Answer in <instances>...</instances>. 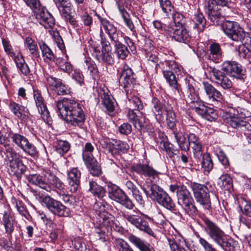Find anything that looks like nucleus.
Returning a JSON list of instances; mask_svg holds the SVG:
<instances>
[{
  "label": "nucleus",
  "mask_w": 251,
  "mask_h": 251,
  "mask_svg": "<svg viewBox=\"0 0 251 251\" xmlns=\"http://www.w3.org/2000/svg\"><path fill=\"white\" fill-rule=\"evenodd\" d=\"M28 180L33 185L38 186L47 192L57 189V193L64 202L69 205H74L75 198L72 195L65 193L64 183L50 170L44 169L41 175L32 174L28 177Z\"/></svg>",
  "instance_id": "obj_1"
},
{
  "label": "nucleus",
  "mask_w": 251,
  "mask_h": 251,
  "mask_svg": "<svg viewBox=\"0 0 251 251\" xmlns=\"http://www.w3.org/2000/svg\"><path fill=\"white\" fill-rule=\"evenodd\" d=\"M56 112L68 124L82 127L85 119L81 105L73 99L63 98L56 103Z\"/></svg>",
  "instance_id": "obj_2"
},
{
  "label": "nucleus",
  "mask_w": 251,
  "mask_h": 251,
  "mask_svg": "<svg viewBox=\"0 0 251 251\" xmlns=\"http://www.w3.org/2000/svg\"><path fill=\"white\" fill-rule=\"evenodd\" d=\"M208 72L213 83L224 89H228L232 87V83L225 72L231 76L239 78L245 71L240 64L228 61L223 63L221 69L210 67Z\"/></svg>",
  "instance_id": "obj_3"
},
{
  "label": "nucleus",
  "mask_w": 251,
  "mask_h": 251,
  "mask_svg": "<svg viewBox=\"0 0 251 251\" xmlns=\"http://www.w3.org/2000/svg\"><path fill=\"white\" fill-rule=\"evenodd\" d=\"M99 206V212L100 217V226L107 230V232L112 233L113 231L122 233L123 228L120 226L119 222L115 220V218L110 214L105 211L108 207V205L105 201H102L100 203H97L95 205V208Z\"/></svg>",
  "instance_id": "obj_4"
},
{
  "label": "nucleus",
  "mask_w": 251,
  "mask_h": 251,
  "mask_svg": "<svg viewBox=\"0 0 251 251\" xmlns=\"http://www.w3.org/2000/svg\"><path fill=\"white\" fill-rule=\"evenodd\" d=\"M205 225V231L209 237L225 251H230L231 244L225 233L214 223L205 218L203 220Z\"/></svg>",
  "instance_id": "obj_5"
},
{
  "label": "nucleus",
  "mask_w": 251,
  "mask_h": 251,
  "mask_svg": "<svg viewBox=\"0 0 251 251\" xmlns=\"http://www.w3.org/2000/svg\"><path fill=\"white\" fill-rule=\"evenodd\" d=\"M26 4L31 9H37L36 12V18L40 24L45 28L52 27L55 21L53 16L46 10V8L40 6L39 0H23Z\"/></svg>",
  "instance_id": "obj_6"
},
{
  "label": "nucleus",
  "mask_w": 251,
  "mask_h": 251,
  "mask_svg": "<svg viewBox=\"0 0 251 251\" xmlns=\"http://www.w3.org/2000/svg\"><path fill=\"white\" fill-rule=\"evenodd\" d=\"M162 69L163 75L172 89L177 91L180 94V86L177 83L174 73L179 71L178 65L175 61L165 60L159 65Z\"/></svg>",
  "instance_id": "obj_7"
},
{
  "label": "nucleus",
  "mask_w": 251,
  "mask_h": 251,
  "mask_svg": "<svg viewBox=\"0 0 251 251\" xmlns=\"http://www.w3.org/2000/svg\"><path fill=\"white\" fill-rule=\"evenodd\" d=\"M224 122L241 131L248 140V142L251 144V125L249 122L234 113L227 114L224 118Z\"/></svg>",
  "instance_id": "obj_8"
},
{
  "label": "nucleus",
  "mask_w": 251,
  "mask_h": 251,
  "mask_svg": "<svg viewBox=\"0 0 251 251\" xmlns=\"http://www.w3.org/2000/svg\"><path fill=\"white\" fill-rule=\"evenodd\" d=\"M194 198L196 201L206 209H209L211 206V203L209 193L212 192L211 186L209 188L207 185L198 183H193L191 184Z\"/></svg>",
  "instance_id": "obj_9"
},
{
  "label": "nucleus",
  "mask_w": 251,
  "mask_h": 251,
  "mask_svg": "<svg viewBox=\"0 0 251 251\" xmlns=\"http://www.w3.org/2000/svg\"><path fill=\"white\" fill-rule=\"evenodd\" d=\"M42 204L53 215L59 217L70 216L71 211L67 206L59 201L54 199L50 196H46L42 200Z\"/></svg>",
  "instance_id": "obj_10"
},
{
  "label": "nucleus",
  "mask_w": 251,
  "mask_h": 251,
  "mask_svg": "<svg viewBox=\"0 0 251 251\" xmlns=\"http://www.w3.org/2000/svg\"><path fill=\"white\" fill-rule=\"evenodd\" d=\"M230 0H206L204 8L209 18L214 24H219L222 17L221 7L227 6Z\"/></svg>",
  "instance_id": "obj_11"
},
{
  "label": "nucleus",
  "mask_w": 251,
  "mask_h": 251,
  "mask_svg": "<svg viewBox=\"0 0 251 251\" xmlns=\"http://www.w3.org/2000/svg\"><path fill=\"white\" fill-rule=\"evenodd\" d=\"M9 138L17 146L25 153L33 156L37 154V151L36 147L30 143L27 138L24 136L12 132H6L5 134V138Z\"/></svg>",
  "instance_id": "obj_12"
},
{
  "label": "nucleus",
  "mask_w": 251,
  "mask_h": 251,
  "mask_svg": "<svg viewBox=\"0 0 251 251\" xmlns=\"http://www.w3.org/2000/svg\"><path fill=\"white\" fill-rule=\"evenodd\" d=\"M222 28L224 33L233 41L242 42L245 37V32L236 22L226 21L223 23Z\"/></svg>",
  "instance_id": "obj_13"
},
{
  "label": "nucleus",
  "mask_w": 251,
  "mask_h": 251,
  "mask_svg": "<svg viewBox=\"0 0 251 251\" xmlns=\"http://www.w3.org/2000/svg\"><path fill=\"white\" fill-rule=\"evenodd\" d=\"M135 81L136 75L132 70L127 65H124L119 75L120 85L128 93L133 89Z\"/></svg>",
  "instance_id": "obj_14"
},
{
  "label": "nucleus",
  "mask_w": 251,
  "mask_h": 251,
  "mask_svg": "<svg viewBox=\"0 0 251 251\" xmlns=\"http://www.w3.org/2000/svg\"><path fill=\"white\" fill-rule=\"evenodd\" d=\"M108 196L111 199L119 202L127 209H132L134 206L128 197L116 185L108 186Z\"/></svg>",
  "instance_id": "obj_15"
},
{
  "label": "nucleus",
  "mask_w": 251,
  "mask_h": 251,
  "mask_svg": "<svg viewBox=\"0 0 251 251\" xmlns=\"http://www.w3.org/2000/svg\"><path fill=\"white\" fill-rule=\"evenodd\" d=\"M167 34L175 41L188 44L191 39L189 31L185 26L172 27L168 26Z\"/></svg>",
  "instance_id": "obj_16"
},
{
  "label": "nucleus",
  "mask_w": 251,
  "mask_h": 251,
  "mask_svg": "<svg viewBox=\"0 0 251 251\" xmlns=\"http://www.w3.org/2000/svg\"><path fill=\"white\" fill-rule=\"evenodd\" d=\"M9 156L12 158V159L9 161L8 168L9 174L10 175L15 176L17 178L20 179L25 174L27 168L18 157L19 155L16 152L15 155H8V156Z\"/></svg>",
  "instance_id": "obj_17"
},
{
  "label": "nucleus",
  "mask_w": 251,
  "mask_h": 251,
  "mask_svg": "<svg viewBox=\"0 0 251 251\" xmlns=\"http://www.w3.org/2000/svg\"><path fill=\"white\" fill-rule=\"evenodd\" d=\"M202 85L206 93V100L209 104L214 105L223 101V96L220 91L208 82H203Z\"/></svg>",
  "instance_id": "obj_18"
},
{
  "label": "nucleus",
  "mask_w": 251,
  "mask_h": 251,
  "mask_svg": "<svg viewBox=\"0 0 251 251\" xmlns=\"http://www.w3.org/2000/svg\"><path fill=\"white\" fill-rule=\"evenodd\" d=\"M100 145L112 154L114 153V150L124 152L128 149V144L120 140L104 139L100 141Z\"/></svg>",
  "instance_id": "obj_19"
},
{
  "label": "nucleus",
  "mask_w": 251,
  "mask_h": 251,
  "mask_svg": "<svg viewBox=\"0 0 251 251\" xmlns=\"http://www.w3.org/2000/svg\"><path fill=\"white\" fill-rule=\"evenodd\" d=\"M170 190L176 193L178 204L181 205L186 202L193 201L191 193L184 185H171Z\"/></svg>",
  "instance_id": "obj_20"
},
{
  "label": "nucleus",
  "mask_w": 251,
  "mask_h": 251,
  "mask_svg": "<svg viewBox=\"0 0 251 251\" xmlns=\"http://www.w3.org/2000/svg\"><path fill=\"white\" fill-rule=\"evenodd\" d=\"M80 176L81 173L77 168H73L68 172L67 181L71 192L77 191L80 184Z\"/></svg>",
  "instance_id": "obj_21"
},
{
  "label": "nucleus",
  "mask_w": 251,
  "mask_h": 251,
  "mask_svg": "<svg viewBox=\"0 0 251 251\" xmlns=\"http://www.w3.org/2000/svg\"><path fill=\"white\" fill-rule=\"evenodd\" d=\"M33 97L36 106L42 118L44 120H48L50 117V113L47 109L44 99L43 98L41 92L38 90H34Z\"/></svg>",
  "instance_id": "obj_22"
},
{
  "label": "nucleus",
  "mask_w": 251,
  "mask_h": 251,
  "mask_svg": "<svg viewBox=\"0 0 251 251\" xmlns=\"http://www.w3.org/2000/svg\"><path fill=\"white\" fill-rule=\"evenodd\" d=\"M142 189L148 197L152 201H156L165 192L162 188L155 184H144Z\"/></svg>",
  "instance_id": "obj_23"
},
{
  "label": "nucleus",
  "mask_w": 251,
  "mask_h": 251,
  "mask_svg": "<svg viewBox=\"0 0 251 251\" xmlns=\"http://www.w3.org/2000/svg\"><path fill=\"white\" fill-rule=\"evenodd\" d=\"M127 239L130 243L139 251H156L153 247L146 241L133 235L129 234Z\"/></svg>",
  "instance_id": "obj_24"
},
{
  "label": "nucleus",
  "mask_w": 251,
  "mask_h": 251,
  "mask_svg": "<svg viewBox=\"0 0 251 251\" xmlns=\"http://www.w3.org/2000/svg\"><path fill=\"white\" fill-rule=\"evenodd\" d=\"M131 169L133 172L139 175L149 177H155L157 176L159 174L157 171L148 164H136L131 167Z\"/></svg>",
  "instance_id": "obj_25"
},
{
  "label": "nucleus",
  "mask_w": 251,
  "mask_h": 251,
  "mask_svg": "<svg viewBox=\"0 0 251 251\" xmlns=\"http://www.w3.org/2000/svg\"><path fill=\"white\" fill-rule=\"evenodd\" d=\"M193 110L198 114L207 121H212L217 118V115L215 110L203 104L198 107L195 106Z\"/></svg>",
  "instance_id": "obj_26"
},
{
  "label": "nucleus",
  "mask_w": 251,
  "mask_h": 251,
  "mask_svg": "<svg viewBox=\"0 0 251 251\" xmlns=\"http://www.w3.org/2000/svg\"><path fill=\"white\" fill-rule=\"evenodd\" d=\"M100 23L101 25V28H103L105 32L108 34L112 42L117 41L119 38H122V36H119L117 32L116 27L108 20L101 19Z\"/></svg>",
  "instance_id": "obj_27"
},
{
  "label": "nucleus",
  "mask_w": 251,
  "mask_h": 251,
  "mask_svg": "<svg viewBox=\"0 0 251 251\" xmlns=\"http://www.w3.org/2000/svg\"><path fill=\"white\" fill-rule=\"evenodd\" d=\"M209 59L215 63H219L222 61L223 52L219 44L212 43L208 48Z\"/></svg>",
  "instance_id": "obj_28"
},
{
  "label": "nucleus",
  "mask_w": 251,
  "mask_h": 251,
  "mask_svg": "<svg viewBox=\"0 0 251 251\" xmlns=\"http://www.w3.org/2000/svg\"><path fill=\"white\" fill-rule=\"evenodd\" d=\"M94 54L97 59L100 62L107 65H112L114 63V57L111 51H100L95 49Z\"/></svg>",
  "instance_id": "obj_29"
},
{
  "label": "nucleus",
  "mask_w": 251,
  "mask_h": 251,
  "mask_svg": "<svg viewBox=\"0 0 251 251\" xmlns=\"http://www.w3.org/2000/svg\"><path fill=\"white\" fill-rule=\"evenodd\" d=\"M121 38H119L117 41H113L115 49V53L117 55L118 58L124 60L128 56L129 52L127 48L120 41Z\"/></svg>",
  "instance_id": "obj_30"
},
{
  "label": "nucleus",
  "mask_w": 251,
  "mask_h": 251,
  "mask_svg": "<svg viewBox=\"0 0 251 251\" xmlns=\"http://www.w3.org/2000/svg\"><path fill=\"white\" fill-rule=\"evenodd\" d=\"M15 219L12 215L5 212L3 217V224L5 232L8 235H11L14 230Z\"/></svg>",
  "instance_id": "obj_31"
},
{
  "label": "nucleus",
  "mask_w": 251,
  "mask_h": 251,
  "mask_svg": "<svg viewBox=\"0 0 251 251\" xmlns=\"http://www.w3.org/2000/svg\"><path fill=\"white\" fill-rule=\"evenodd\" d=\"M156 202L164 207L171 211H174L175 209V203L166 192L164 193Z\"/></svg>",
  "instance_id": "obj_32"
},
{
  "label": "nucleus",
  "mask_w": 251,
  "mask_h": 251,
  "mask_svg": "<svg viewBox=\"0 0 251 251\" xmlns=\"http://www.w3.org/2000/svg\"><path fill=\"white\" fill-rule=\"evenodd\" d=\"M102 104L106 108V111L111 113L114 111L116 102L114 98L109 95L103 93L101 96Z\"/></svg>",
  "instance_id": "obj_33"
},
{
  "label": "nucleus",
  "mask_w": 251,
  "mask_h": 251,
  "mask_svg": "<svg viewBox=\"0 0 251 251\" xmlns=\"http://www.w3.org/2000/svg\"><path fill=\"white\" fill-rule=\"evenodd\" d=\"M88 191L95 197L99 199H102L105 195L106 192L104 188L93 181H89Z\"/></svg>",
  "instance_id": "obj_34"
},
{
  "label": "nucleus",
  "mask_w": 251,
  "mask_h": 251,
  "mask_svg": "<svg viewBox=\"0 0 251 251\" xmlns=\"http://www.w3.org/2000/svg\"><path fill=\"white\" fill-rule=\"evenodd\" d=\"M25 44L29 50L30 54L34 58L38 59L39 56L37 45L35 41L30 37H27L25 38Z\"/></svg>",
  "instance_id": "obj_35"
},
{
  "label": "nucleus",
  "mask_w": 251,
  "mask_h": 251,
  "mask_svg": "<svg viewBox=\"0 0 251 251\" xmlns=\"http://www.w3.org/2000/svg\"><path fill=\"white\" fill-rule=\"evenodd\" d=\"M9 106L13 113L19 119H23L24 118L23 112H26V108L14 101H10Z\"/></svg>",
  "instance_id": "obj_36"
},
{
  "label": "nucleus",
  "mask_w": 251,
  "mask_h": 251,
  "mask_svg": "<svg viewBox=\"0 0 251 251\" xmlns=\"http://www.w3.org/2000/svg\"><path fill=\"white\" fill-rule=\"evenodd\" d=\"M135 227L140 230L143 231L152 237H155L154 232L150 227L148 221L143 217L141 216Z\"/></svg>",
  "instance_id": "obj_37"
},
{
  "label": "nucleus",
  "mask_w": 251,
  "mask_h": 251,
  "mask_svg": "<svg viewBox=\"0 0 251 251\" xmlns=\"http://www.w3.org/2000/svg\"><path fill=\"white\" fill-rule=\"evenodd\" d=\"M202 168L204 172L209 173L213 168V163L209 153H203L200 160Z\"/></svg>",
  "instance_id": "obj_38"
},
{
  "label": "nucleus",
  "mask_w": 251,
  "mask_h": 251,
  "mask_svg": "<svg viewBox=\"0 0 251 251\" xmlns=\"http://www.w3.org/2000/svg\"><path fill=\"white\" fill-rule=\"evenodd\" d=\"M172 138H174L178 145L179 148L182 151H188L189 150V146L186 142L185 138L181 133H177L173 132L172 133Z\"/></svg>",
  "instance_id": "obj_39"
},
{
  "label": "nucleus",
  "mask_w": 251,
  "mask_h": 251,
  "mask_svg": "<svg viewBox=\"0 0 251 251\" xmlns=\"http://www.w3.org/2000/svg\"><path fill=\"white\" fill-rule=\"evenodd\" d=\"M39 45L45 60L53 61L55 57L51 49L43 42H39Z\"/></svg>",
  "instance_id": "obj_40"
},
{
  "label": "nucleus",
  "mask_w": 251,
  "mask_h": 251,
  "mask_svg": "<svg viewBox=\"0 0 251 251\" xmlns=\"http://www.w3.org/2000/svg\"><path fill=\"white\" fill-rule=\"evenodd\" d=\"M218 185L222 189L229 190L232 187V179L227 174L222 175L219 178Z\"/></svg>",
  "instance_id": "obj_41"
},
{
  "label": "nucleus",
  "mask_w": 251,
  "mask_h": 251,
  "mask_svg": "<svg viewBox=\"0 0 251 251\" xmlns=\"http://www.w3.org/2000/svg\"><path fill=\"white\" fill-rule=\"evenodd\" d=\"M152 103L153 104L152 111L154 113L156 120L160 121L162 119L163 105L156 98L153 99Z\"/></svg>",
  "instance_id": "obj_42"
},
{
  "label": "nucleus",
  "mask_w": 251,
  "mask_h": 251,
  "mask_svg": "<svg viewBox=\"0 0 251 251\" xmlns=\"http://www.w3.org/2000/svg\"><path fill=\"white\" fill-rule=\"evenodd\" d=\"M166 123L168 127L173 129L176 126V116L172 108L166 109Z\"/></svg>",
  "instance_id": "obj_43"
},
{
  "label": "nucleus",
  "mask_w": 251,
  "mask_h": 251,
  "mask_svg": "<svg viewBox=\"0 0 251 251\" xmlns=\"http://www.w3.org/2000/svg\"><path fill=\"white\" fill-rule=\"evenodd\" d=\"M185 213L189 216L193 217L198 214V210L194 205L193 201H189L181 205Z\"/></svg>",
  "instance_id": "obj_44"
},
{
  "label": "nucleus",
  "mask_w": 251,
  "mask_h": 251,
  "mask_svg": "<svg viewBox=\"0 0 251 251\" xmlns=\"http://www.w3.org/2000/svg\"><path fill=\"white\" fill-rule=\"evenodd\" d=\"M193 21L195 24V27L200 30H203L205 26L206 20L201 13L195 14Z\"/></svg>",
  "instance_id": "obj_45"
},
{
  "label": "nucleus",
  "mask_w": 251,
  "mask_h": 251,
  "mask_svg": "<svg viewBox=\"0 0 251 251\" xmlns=\"http://www.w3.org/2000/svg\"><path fill=\"white\" fill-rule=\"evenodd\" d=\"M86 67L89 72L93 79L100 78V74L96 64L92 61L86 60L85 61Z\"/></svg>",
  "instance_id": "obj_46"
},
{
  "label": "nucleus",
  "mask_w": 251,
  "mask_h": 251,
  "mask_svg": "<svg viewBox=\"0 0 251 251\" xmlns=\"http://www.w3.org/2000/svg\"><path fill=\"white\" fill-rule=\"evenodd\" d=\"M70 145L66 141L58 140L55 146V150L57 153L62 155L70 150Z\"/></svg>",
  "instance_id": "obj_47"
},
{
  "label": "nucleus",
  "mask_w": 251,
  "mask_h": 251,
  "mask_svg": "<svg viewBox=\"0 0 251 251\" xmlns=\"http://www.w3.org/2000/svg\"><path fill=\"white\" fill-rule=\"evenodd\" d=\"M123 216L129 223L135 226L141 216L138 212L133 210L130 213H124Z\"/></svg>",
  "instance_id": "obj_48"
},
{
  "label": "nucleus",
  "mask_w": 251,
  "mask_h": 251,
  "mask_svg": "<svg viewBox=\"0 0 251 251\" xmlns=\"http://www.w3.org/2000/svg\"><path fill=\"white\" fill-rule=\"evenodd\" d=\"M186 95L190 99V102L194 103L198 100V95L196 93L194 86L189 81L186 82Z\"/></svg>",
  "instance_id": "obj_49"
},
{
  "label": "nucleus",
  "mask_w": 251,
  "mask_h": 251,
  "mask_svg": "<svg viewBox=\"0 0 251 251\" xmlns=\"http://www.w3.org/2000/svg\"><path fill=\"white\" fill-rule=\"evenodd\" d=\"M119 11L126 26L131 31H134L135 26L129 14L125 10V8L122 9L120 8Z\"/></svg>",
  "instance_id": "obj_50"
},
{
  "label": "nucleus",
  "mask_w": 251,
  "mask_h": 251,
  "mask_svg": "<svg viewBox=\"0 0 251 251\" xmlns=\"http://www.w3.org/2000/svg\"><path fill=\"white\" fill-rule=\"evenodd\" d=\"M133 125L135 128L141 132H145L147 130L148 123L145 117L142 115L137 121L134 123Z\"/></svg>",
  "instance_id": "obj_51"
},
{
  "label": "nucleus",
  "mask_w": 251,
  "mask_h": 251,
  "mask_svg": "<svg viewBox=\"0 0 251 251\" xmlns=\"http://www.w3.org/2000/svg\"><path fill=\"white\" fill-rule=\"evenodd\" d=\"M70 9H62V17L64 18L65 21L67 23H69L74 27H77L78 24L77 21L74 17L73 16L71 15L70 13Z\"/></svg>",
  "instance_id": "obj_52"
},
{
  "label": "nucleus",
  "mask_w": 251,
  "mask_h": 251,
  "mask_svg": "<svg viewBox=\"0 0 251 251\" xmlns=\"http://www.w3.org/2000/svg\"><path fill=\"white\" fill-rule=\"evenodd\" d=\"M115 244L118 249V251H134L129 245L123 239H116Z\"/></svg>",
  "instance_id": "obj_53"
},
{
  "label": "nucleus",
  "mask_w": 251,
  "mask_h": 251,
  "mask_svg": "<svg viewBox=\"0 0 251 251\" xmlns=\"http://www.w3.org/2000/svg\"><path fill=\"white\" fill-rule=\"evenodd\" d=\"M8 138H5V135L2 138L1 133L0 131V145L3 144L5 148V153L8 156V155H15L16 152L13 149L8 145V142L10 141Z\"/></svg>",
  "instance_id": "obj_54"
},
{
  "label": "nucleus",
  "mask_w": 251,
  "mask_h": 251,
  "mask_svg": "<svg viewBox=\"0 0 251 251\" xmlns=\"http://www.w3.org/2000/svg\"><path fill=\"white\" fill-rule=\"evenodd\" d=\"M160 149L165 151L170 157H172L174 155L173 145L168 142H161L159 144Z\"/></svg>",
  "instance_id": "obj_55"
},
{
  "label": "nucleus",
  "mask_w": 251,
  "mask_h": 251,
  "mask_svg": "<svg viewBox=\"0 0 251 251\" xmlns=\"http://www.w3.org/2000/svg\"><path fill=\"white\" fill-rule=\"evenodd\" d=\"M167 241L172 251H186L184 248L180 247L177 240L172 236L167 237Z\"/></svg>",
  "instance_id": "obj_56"
},
{
  "label": "nucleus",
  "mask_w": 251,
  "mask_h": 251,
  "mask_svg": "<svg viewBox=\"0 0 251 251\" xmlns=\"http://www.w3.org/2000/svg\"><path fill=\"white\" fill-rule=\"evenodd\" d=\"M173 19L175 24V26H185V20L183 15L178 12H175L173 13Z\"/></svg>",
  "instance_id": "obj_57"
},
{
  "label": "nucleus",
  "mask_w": 251,
  "mask_h": 251,
  "mask_svg": "<svg viewBox=\"0 0 251 251\" xmlns=\"http://www.w3.org/2000/svg\"><path fill=\"white\" fill-rule=\"evenodd\" d=\"M200 244L203 248L204 251H218L205 238L198 236Z\"/></svg>",
  "instance_id": "obj_58"
},
{
  "label": "nucleus",
  "mask_w": 251,
  "mask_h": 251,
  "mask_svg": "<svg viewBox=\"0 0 251 251\" xmlns=\"http://www.w3.org/2000/svg\"><path fill=\"white\" fill-rule=\"evenodd\" d=\"M190 147L193 149L194 157L198 160H200L202 156V154H203L202 147L201 143L199 142L198 143L192 144L190 145Z\"/></svg>",
  "instance_id": "obj_59"
},
{
  "label": "nucleus",
  "mask_w": 251,
  "mask_h": 251,
  "mask_svg": "<svg viewBox=\"0 0 251 251\" xmlns=\"http://www.w3.org/2000/svg\"><path fill=\"white\" fill-rule=\"evenodd\" d=\"M241 210L243 214L246 216L248 220H251V204L248 203L246 201H244L242 205H239Z\"/></svg>",
  "instance_id": "obj_60"
},
{
  "label": "nucleus",
  "mask_w": 251,
  "mask_h": 251,
  "mask_svg": "<svg viewBox=\"0 0 251 251\" xmlns=\"http://www.w3.org/2000/svg\"><path fill=\"white\" fill-rule=\"evenodd\" d=\"M87 166L89 168L91 174L94 176H99L101 174V170L100 166L97 161L93 163H90Z\"/></svg>",
  "instance_id": "obj_61"
},
{
  "label": "nucleus",
  "mask_w": 251,
  "mask_h": 251,
  "mask_svg": "<svg viewBox=\"0 0 251 251\" xmlns=\"http://www.w3.org/2000/svg\"><path fill=\"white\" fill-rule=\"evenodd\" d=\"M159 3L162 10L166 14V15H168L169 12H171L173 8V6L170 0H159Z\"/></svg>",
  "instance_id": "obj_62"
},
{
  "label": "nucleus",
  "mask_w": 251,
  "mask_h": 251,
  "mask_svg": "<svg viewBox=\"0 0 251 251\" xmlns=\"http://www.w3.org/2000/svg\"><path fill=\"white\" fill-rule=\"evenodd\" d=\"M2 43L4 51L11 57H14L15 53L9 42L5 39H2Z\"/></svg>",
  "instance_id": "obj_63"
},
{
  "label": "nucleus",
  "mask_w": 251,
  "mask_h": 251,
  "mask_svg": "<svg viewBox=\"0 0 251 251\" xmlns=\"http://www.w3.org/2000/svg\"><path fill=\"white\" fill-rule=\"evenodd\" d=\"M153 220L158 226H163L166 225V218L161 213H156L153 218Z\"/></svg>",
  "instance_id": "obj_64"
}]
</instances>
